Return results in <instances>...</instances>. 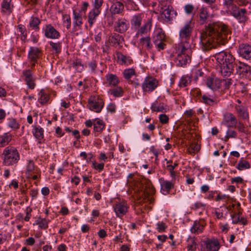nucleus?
<instances>
[{
	"instance_id": "nucleus-14",
	"label": "nucleus",
	"mask_w": 251,
	"mask_h": 251,
	"mask_svg": "<svg viewBox=\"0 0 251 251\" xmlns=\"http://www.w3.org/2000/svg\"><path fill=\"white\" fill-rule=\"evenodd\" d=\"M42 56V50L40 48L30 47L27 58L30 62H37Z\"/></svg>"
},
{
	"instance_id": "nucleus-56",
	"label": "nucleus",
	"mask_w": 251,
	"mask_h": 251,
	"mask_svg": "<svg viewBox=\"0 0 251 251\" xmlns=\"http://www.w3.org/2000/svg\"><path fill=\"white\" fill-rule=\"evenodd\" d=\"M63 24L67 29H69L71 26V19L69 15H63Z\"/></svg>"
},
{
	"instance_id": "nucleus-47",
	"label": "nucleus",
	"mask_w": 251,
	"mask_h": 251,
	"mask_svg": "<svg viewBox=\"0 0 251 251\" xmlns=\"http://www.w3.org/2000/svg\"><path fill=\"white\" fill-rule=\"evenodd\" d=\"M108 93L114 97H121L124 95V90L121 87H117L114 89H110Z\"/></svg>"
},
{
	"instance_id": "nucleus-63",
	"label": "nucleus",
	"mask_w": 251,
	"mask_h": 251,
	"mask_svg": "<svg viewBox=\"0 0 251 251\" xmlns=\"http://www.w3.org/2000/svg\"><path fill=\"white\" fill-rule=\"evenodd\" d=\"M103 3V0H94L93 3V10H96L101 12V7Z\"/></svg>"
},
{
	"instance_id": "nucleus-60",
	"label": "nucleus",
	"mask_w": 251,
	"mask_h": 251,
	"mask_svg": "<svg viewBox=\"0 0 251 251\" xmlns=\"http://www.w3.org/2000/svg\"><path fill=\"white\" fill-rule=\"evenodd\" d=\"M203 75V73L201 70L194 69L192 72L191 78H194L195 80H197L200 76Z\"/></svg>"
},
{
	"instance_id": "nucleus-37",
	"label": "nucleus",
	"mask_w": 251,
	"mask_h": 251,
	"mask_svg": "<svg viewBox=\"0 0 251 251\" xmlns=\"http://www.w3.org/2000/svg\"><path fill=\"white\" fill-rule=\"evenodd\" d=\"M209 17L208 8L201 6L199 10V21L201 24L203 25L206 23Z\"/></svg>"
},
{
	"instance_id": "nucleus-39",
	"label": "nucleus",
	"mask_w": 251,
	"mask_h": 251,
	"mask_svg": "<svg viewBox=\"0 0 251 251\" xmlns=\"http://www.w3.org/2000/svg\"><path fill=\"white\" fill-rule=\"evenodd\" d=\"M186 244L188 251H196L198 247L197 238L194 236H189L187 239Z\"/></svg>"
},
{
	"instance_id": "nucleus-44",
	"label": "nucleus",
	"mask_w": 251,
	"mask_h": 251,
	"mask_svg": "<svg viewBox=\"0 0 251 251\" xmlns=\"http://www.w3.org/2000/svg\"><path fill=\"white\" fill-rule=\"evenodd\" d=\"M25 3L27 6L32 7L33 13L37 14L39 10V0H24Z\"/></svg>"
},
{
	"instance_id": "nucleus-30",
	"label": "nucleus",
	"mask_w": 251,
	"mask_h": 251,
	"mask_svg": "<svg viewBox=\"0 0 251 251\" xmlns=\"http://www.w3.org/2000/svg\"><path fill=\"white\" fill-rule=\"evenodd\" d=\"M0 6L1 12L8 15L13 12L14 7L12 0H2Z\"/></svg>"
},
{
	"instance_id": "nucleus-25",
	"label": "nucleus",
	"mask_w": 251,
	"mask_h": 251,
	"mask_svg": "<svg viewBox=\"0 0 251 251\" xmlns=\"http://www.w3.org/2000/svg\"><path fill=\"white\" fill-rule=\"evenodd\" d=\"M115 30L119 33H124L129 27L128 21L125 18H120L115 23Z\"/></svg>"
},
{
	"instance_id": "nucleus-33",
	"label": "nucleus",
	"mask_w": 251,
	"mask_h": 251,
	"mask_svg": "<svg viewBox=\"0 0 251 251\" xmlns=\"http://www.w3.org/2000/svg\"><path fill=\"white\" fill-rule=\"evenodd\" d=\"M124 41V40L122 36L117 33H114L108 38V42L112 46L115 47L118 46L122 47L121 45L122 44Z\"/></svg>"
},
{
	"instance_id": "nucleus-49",
	"label": "nucleus",
	"mask_w": 251,
	"mask_h": 251,
	"mask_svg": "<svg viewBox=\"0 0 251 251\" xmlns=\"http://www.w3.org/2000/svg\"><path fill=\"white\" fill-rule=\"evenodd\" d=\"M7 126L16 131L20 128V124L15 119L11 118L8 119Z\"/></svg>"
},
{
	"instance_id": "nucleus-59",
	"label": "nucleus",
	"mask_w": 251,
	"mask_h": 251,
	"mask_svg": "<svg viewBox=\"0 0 251 251\" xmlns=\"http://www.w3.org/2000/svg\"><path fill=\"white\" fill-rule=\"evenodd\" d=\"M91 167L95 170L99 172H101L104 169V163L102 162L97 164L96 161H92Z\"/></svg>"
},
{
	"instance_id": "nucleus-1",
	"label": "nucleus",
	"mask_w": 251,
	"mask_h": 251,
	"mask_svg": "<svg viewBox=\"0 0 251 251\" xmlns=\"http://www.w3.org/2000/svg\"><path fill=\"white\" fill-rule=\"evenodd\" d=\"M193 31L192 21H187L179 32L180 42L175 45V62L179 67H184L190 62L192 53L190 44L191 36Z\"/></svg>"
},
{
	"instance_id": "nucleus-55",
	"label": "nucleus",
	"mask_w": 251,
	"mask_h": 251,
	"mask_svg": "<svg viewBox=\"0 0 251 251\" xmlns=\"http://www.w3.org/2000/svg\"><path fill=\"white\" fill-rule=\"evenodd\" d=\"M18 30L21 33V40H25L27 37L26 29L24 25H18Z\"/></svg>"
},
{
	"instance_id": "nucleus-31",
	"label": "nucleus",
	"mask_w": 251,
	"mask_h": 251,
	"mask_svg": "<svg viewBox=\"0 0 251 251\" xmlns=\"http://www.w3.org/2000/svg\"><path fill=\"white\" fill-rule=\"evenodd\" d=\"M206 84L211 89L216 90L221 87L222 82V80L217 78L208 77L207 79Z\"/></svg>"
},
{
	"instance_id": "nucleus-53",
	"label": "nucleus",
	"mask_w": 251,
	"mask_h": 251,
	"mask_svg": "<svg viewBox=\"0 0 251 251\" xmlns=\"http://www.w3.org/2000/svg\"><path fill=\"white\" fill-rule=\"evenodd\" d=\"M49 44L52 50L54 51L56 53H59L61 51V43L60 42H53L52 41L49 42Z\"/></svg>"
},
{
	"instance_id": "nucleus-13",
	"label": "nucleus",
	"mask_w": 251,
	"mask_h": 251,
	"mask_svg": "<svg viewBox=\"0 0 251 251\" xmlns=\"http://www.w3.org/2000/svg\"><path fill=\"white\" fill-rule=\"evenodd\" d=\"M83 24L82 14L80 12L73 11L72 32L75 33L82 28Z\"/></svg>"
},
{
	"instance_id": "nucleus-28",
	"label": "nucleus",
	"mask_w": 251,
	"mask_h": 251,
	"mask_svg": "<svg viewBox=\"0 0 251 251\" xmlns=\"http://www.w3.org/2000/svg\"><path fill=\"white\" fill-rule=\"evenodd\" d=\"M118 62L121 65L128 66L133 63V60L129 56L125 55L121 52L116 51Z\"/></svg>"
},
{
	"instance_id": "nucleus-4",
	"label": "nucleus",
	"mask_w": 251,
	"mask_h": 251,
	"mask_svg": "<svg viewBox=\"0 0 251 251\" xmlns=\"http://www.w3.org/2000/svg\"><path fill=\"white\" fill-rule=\"evenodd\" d=\"M215 58L223 76H229L233 73L236 65L235 58L230 52H220L215 54Z\"/></svg>"
},
{
	"instance_id": "nucleus-29",
	"label": "nucleus",
	"mask_w": 251,
	"mask_h": 251,
	"mask_svg": "<svg viewBox=\"0 0 251 251\" xmlns=\"http://www.w3.org/2000/svg\"><path fill=\"white\" fill-rule=\"evenodd\" d=\"M201 102L206 105L209 106H213L217 104L218 101L214 95H211L208 93L204 94L201 96L200 99Z\"/></svg>"
},
{
	"instance_id": "nucleus-64",
	"label": "nucleus",
	"mask_w": 251,
	"mask_h": 251,
	"mask_svg": "<svg viewBox=\"0 0 251 251\" xmlns=\"http://www.w3.org/2000/svg\"><path fill=\"white\" fill-rule=\"evenodd\" d=\"M238 131L240 132L247 133L248 132L247 128L245 126L244 124L241 122H239L237 123L236 127Z\"/></svg>"
},
{
	"instance_id": "nucleus-43",
	"label": "nucleus",
	"mask_w": 251,
	"mask_h": 251,
	"mask_svg": "<svg viewBox=\"0 0 251 251\" xmlns=\"http://www.w3.org/2000/svg\"><path fill=\"white\" fill-rule=\"evenodd\" d=\"M100 13V11H98L96 10L93 9H92L88 13V22L90 27L93 26L94 23L96 22L97 17Z\"/></svg>"
},
{
	"instance_id": "nucleus-42",
	"label": "nucleus",
	"mask_w": 251,
	"mask_h": 251,
	"mask_svg": "<svg viewBox=\"0 0 251 251\" xmlns=\"http://www.w3.org/2000/svg\"><path fill=\"white\" fill-rule=\"evenodd\" d=\"M41 20L35 16H32L29 19V26L35 31H38L40 29L39 25L41 23Z\"/></svg>"
},
{
	"instance_id": "nucleus-10",
	"label": "nucleus",
	"mask_w": 251,
	"mask_h": 251,
	"mask_svg": "<svg viewBox=\"0 0 251 251\" xmlns=\"http://www.w3.org/2000/svg\"><path fill=\"white\" fill-rule=\"evenodd\" d=\"M240 204L239 202L237 203H232L231 205H229V209L231 210V207L236 209H237V212H234V213L231 215L232 223L234 224H239L242 225L243 226L246 225L248 224V220L246 218L244 217H241V215L242 214V212L240 210Z\"/></svg>"
},
{
	"instance_id": "nucleus-12",
	"label": "nucleus",
	"mask_w": 251,
	"mask_h": 251,
	"mask_svg": "<svg viewBox=\"0 0 251 251\" xmlns=\"http://www.w3.org/2000/svg\"><path fill=\"white\" fill-rule=\"evenodd\" d=\"M235 68L237 74L241 78H249L251 75V67L244 63H236Z\"/></svg>"
},
{
	"instance_id": "nucleus-46",
	"label": "nucleus",
	"mask_w": 251,
	"mask_h": 251,
	"mask_svg": "<svg viewBox=\"0 0 251 251\" xmlns=\"http://www.w3.org/2000/svg\"><path fill=\"white\" fill-rule=\"evenodd\" d=\"M167 41L165 33L161 30H158L152 37L153 43L159 41Z\"/></svg>"
},
{
	"instance_id": "nucleus-26",
	"label": "nucleus",
	"mask_w": 251,
	"mask_h": 251,
	"mask_svg": "<svg viewBox=\"0 0 251 251\" xmlns=\"http://www.w3.org/2000/svg\"><path fill=\"white\" fill-rule=\"evenodd\" d=\"M41 173L40 169L35 166L33 160L31 159L27 160L25 175L26 176H31V174H40Z\"/></svg>"
},
{
	"instance_id": "nucleus-41",
	"label": "nucleus",
	"mask_w": 251,
	"mask_h": 251,
	"mask_svg": "<svg viewBox=\"0 0 251 251\" xmlns=\"http://www.w3.org/2000/svg\"><path fill=\"white\" fill-rule=\"evenodd\" d=\"M12 138V134L9 132H6L0 135V147H4L8 145Z\"/></svg>"
},
{
	"instance_id": "nucleus-52",
	"label": "nucleus",
	"mask_w": 251,
	"mask_h": 251,
	"mask_svg": "<svg viewBox=\"0 0 251 251\" xmlns=\"http://www.w3.org/2000/svg\"><path fill=\"white\" fill-rule=\"evenodd\" d=\"M124 78L127 80H130L131 77L135 75V71L133 68L126 69L123 73Z\"/></svg>"
},
{
	"instance_id": "nucleus-57",
	"label": "nucleus",
	"mask_w": 251,
	"mask_h": 251,
	"mask_svg": "<svg viewBox=\"0 0 251 251\" xmlns=\"http://www.w3.org/2000/svg\"><path fill=\"white\" fill-rule=\"evenodd\" d=\"M206 205V204L201 201H197L192 205L191 208L194 210H197L198 209L204 210Z\"/></svg>"
},
{
	"instance_id": "nucleus-51",
	"label": "nucleus",
	"mask_w": 251,
	"mask_h": 251,
	"mask_svg": "<svg viewBox=\"0 0 251 251\" xmlns=\"http://www.w3.org/2000/svg\"><path fill=\"white\" fill-rule=\"evenodd\" d=\"M250 168V165L249 162L244 159L243 158L240 159L236 166V168L240 171L248 169Z\"/></svg>"
},
{
	"instance_id": "nucleus-19",
	"label": "nucleus",
	"mask_w": 251,
	"mask_h": 251,
	"mask_svg": "<svg viewBox=\"0 0 251 251\" xmlns=\"http://www.w3.org/2000/svg\"><path fill=\"white\" fill-rule=\"evenodd\" d=\"M174 15L176 16V12L168 7L162 11L160 14L161 21L165 23L171 22L173 21Z\"/></svg>"
},
{
	"instance_id": "nucleus-58",
	"label": "nucleus",
	"mask_w": 251,
	"mask_h": 251,
	"mask_svg": "<svg viewBox=\"0 0 251 251\" xmlns=\"http://www.w3.org/2000/svg\"><path fill=\"white\" fill-rule=\"evenodd\" d=\"M97 62L96 60H92L88 63V67L90 70L91 73L96 74L97 68Z\"/></svg>"
},
{
	"instance_id": "nucleus-62",
	"label": "nucleus",
	"mask_w": 251,
	"mask_h": 251,
	"mask_svg": "<svg viewBox=\"0 0 251 251\" xmlns=\"http://www.w3.org/2000/svg\"><path fill=\"white\" fill-rule=\"evenodd\" d=\"M167 227L166 224L163 222H159L156 224V230L158 232H164Z\"/></svg>"
},
{
	"instance_id": "nucleus-7",
	"label": "nucleus",
	"mask_w": 251,
	"mask_h": 251,
	"mask_svg": "<svg viewBox=\"0 0 251 251\" xmlns=\"http://www.w3.org/2000/svg\"><path fill=\"white\" fill-rule=\"evenodd\" d=\"M226 9L228 14L234 17L238 22L242 23L247 21V11L245 8H240L235 5Z\"/></svg>"
},
{
	"instance_id": "nucleus-18",
	"label": "nucleus",
	"mask_w": 251,
	"mask_h": 251,
	"mask_svg": "<svg viewBox=\"0 0 251 251\" xmlns=\"http://www.w3.org/2000/svg\"><path fill=\"white\" fill-rule=\"evenodd\" d=\"M238 53L243 58L247 60L251 59V45L248 44L239 45Z\"/></svg>"
},
{
	"instance_id": "nucleus-20",
	"label": "nucleus",
	"mask_w": 251,
	"mask_h": 251,
	"mask_svg": "<svg viewBox=\"0 0 251 251\" xmlns=\"http://www.w3.org/2000/svg\"><path fill=\"white\" fill-rule=\"evenodd\" d=\"M32 134L37 140L38 144H41L44 142V130L39 126L32 125Z\"/></svg>"
},
{
	"instance_id": "nucleus-9",
	"label": "nucleus",
	"mask_w": 251,
	"mask_h": 251,
	"mask_svg": "<svg viewBox=\"0 0 251 251\" xmlns=\"http://www.w3.org/2000/svg\"><path fill=\"white\" fill-rule=\"evenodd\" d=\"M158 85V80L154 77L147 76L142 84V89L144 93H151L154 91Z\"/></svg>"
},
{
	"instance_id": "nucleus-23",
	"label": "nucleus",
	"mask_w": 251,
	"mask_h": 251,
	"mask_svg": "<svg viewBox=\"0 0 251 251\" xmlns=\"http://www.w3.org/2000/svg\"><path fill=\"white\" fill-rule=\"evenodd\" d=\"M161 186V191L163 195L168 194L174 187L173 181L165 180L163 177L159 179Z\"/></svg>"
},
{
	"instance_id": "nucleus-17",
	"label": "nucleus",
	"mask_w": 251,
	"mask_h": 251,
	"mask_svg": "<svg viewBox=\"0 0 251 251\" xmlns=\"http://www.w3.org/2000/svg\"><path fill=\"white\" fill-rule=\"evenodd\" d=\"M222 124L228 128L236 127L237 124L236 118L231 113H226L223 117Z\"/></svg>"
},
{
	"instance_id": "nucleus-6",
	"label": "nucleus",
	"mask_w": 251,
	"mask_h": 251,
	"mask_svg": "<svg viewBox=\"0 0 251 251\" xmlns=\"http://www.w3.org/2000/svg\"><path fill=\"white\" fill-rule=\"evenodd\" d=\"M104 105V100L99 95H93L88 99L87 106L92 111L100 113L103 108Z\"/></svg>"
},
{
	"instance_id": "nucleus-32",
	"label": "nucleus",
	"mask_w": 251,
	"mask_h": 251,
	"mask_svg": "<svg viewBox=\"0 0 251 251\" xmlns=\"http://www.w3.org/2000/svg\"><path fill=\"white\" fill-rule=\"evenodd\" d=\"M151 108L152 111L157 112H166L169 110L166 104L158 100L155 101L151 104Z\"/></svg>"
},
{
	"instance_id": "nucleus-40",
	"label": "nucleus",
	"mask_w": 251,
	"mask_h": 251,
	"mask_svg": "<svg viewBox=\"0 0 251 251\" xmlns=\"http://www.w3.org/2000/svg\"><path fill=\"white\" fill-rule=\"evenodd\" d=\"M139 44L143 48L149 51L153 48V45L151 43V38L149 36L141 37L139 40Z\"/></svg>"
},
{
	"instance_id": "nucleus-54",
	"label": "nucleus",
	"mask_w": 251,
	"mask_h": 251,
	"mask_svg": "<svg viewBox=\"0 0 251 251\" xmlns=\"http://www.w3.org/2000/svg\"><path fill=\"white\" fill-rule=\"evenodd\" d=\"M237 133L234 130L228 129L226 131V136L224 137V141L227 142L229 138H235L237 137Z\"/></svg>"
},
{
	"instance_id": "nucleus-45",
	"label": "nucleus",
	"mask_w": 251,
	"mask_h": 251,
	"mask_svg": "<svg viewBox=\"0 0 251 251\" xmlns=\"http://www.w3.org/2000/svg\"><path fill=\"white\" fill-rule=\"evenodd\" d=\"M49 222V220H47L46 218H42L41 217H39L35 221V223L33 224V225H38V226L40 228L46 229L48 228V224Z\"/></svg>"
},
{
	"instance_id": "nucleus-5",
	"label": "nucleus",
	"mask_w": 251,
	"mask_h": 251,
	"mask_svg": "<svg viewBox=\"0 0 251 251\" xmlns=\"http://www.w3.org/2000/svg\"><path fill=\"white\" fill-rule=\"evenodd\" d=\"M2 159V164L5 166H16L20 159V154L14 146H7L5 147L1 154Z\"/></svg>"
},
{
	"instance_id": "nucleus-16",
	"label": "nucleus",
	"mask_w": 251,
	"mask_h": 251,
	"mask_svg": "<svg viewBox=\"0 0 251 251\" xmlns=\"http://www.w3.org/2000/svg\"><path fill=\"white\" fill-rule=\"evenodd\" d=\"M22 75L24 77V80L28 88L30 89H34L36 86L35 82V79L33 77V74L31 71L29 69L24 70L22 73Z\"/></svg>"
},
{
	"instance_id": "nucleus-34",
	"label": "nucleus",
	"mask_w": 251,
	"mask_h": 251,
	"mask_svg": "<svg viewBox=\"0 0 251 251\" xmlns=\"http://www.w3.org/2000/svg\"><path fill=\"white\" fill-rule=\"evenodd\" d=\"M38 96V101L42 105L47 104L50 99L49 92L44 89L40 91Z\"/></svg>"
},
{
	"instance_id": "nucleus-38",
	"label": "nucleus",
	"mask_w": 251,
	"mask_h": 251,
	"mask_svg": "<svg viewBox=\"0 0 251 251\" xmlns=\"http://www.w3.org/2000/svg\"><path fill=\"white\" fill-rule=\"evenodd\" d=\"M143 19V15L138 14L134 15L131 20V25L132 28L135 30L139 28L141 25Z\"/></svg>"
},
{
	"instance_id": "nucleus-11",
	"label": "nucleus",
	"mask_w": 251,
	"mask_h": 251,
	"mask_svg": "<svg viewBox=\"0 0 251 251\" xmlns=\"http://www.w3.org/2000/svg\"><path fill=\"white\" fill-rule=\"evenodd\" d=\"M42 32L44 36L48 39H58L60 37L59 32L50 24H46L43 27Z\"/></svg>"
},
{
	"instance_id": "nucleus-8",
	"label": "nucleus",
	"mask_w": 251,
	"mask_h": 251,
	"mask_svg": "<svg viewBox=\"0 0 251 251\" xmlns=\"http://www.w3.org/2000/svg\"><path fill=\"white\" fill-rule=\"evenodd\" d=\"M113 207L116 216L122 218L128 212L129 206L126 200L118 199L115 201Z\"/></svg>"
},
{
	"instance_id": "nucleus-2",
	"label": "nucleus",
	"mask_w": 251,
	"mask_h": 251,
	"mask_svg": "<svg viewBox=\"0 0 251 251\" xmlns=\"http://www.w3.org/2000/svg\"><path fill=\"white\" fill-rule=\"evenodd\" d=\"M230 33L228 25L217 22L210 23L205 26L201 33L200 41L203 50L214 47L216 44H220Z\"/></svg>"
},
{
	"instance_id": "nucleus-48",
	"label": "nucleus",
	"mask_w": 251,
	"mask_h": 251,
	"mask_svg": "<svg viewBox=\"0 0 251 251\" xmlns=\"http://www.w3.org/2000/svg\"><path fill=\"white\" fill-rule=\"evenodd\" d=\"M32 211V208L28 206L26 208L25 210V212L26 213V216H25V217L24 218L23 214L21 213H19L17 216V218L20 220H23L24 219L25 221L28 222L29 221L31 217Z\"/></svg>"
},
{
	"instance_id": "nucleus-3",
	"label": "nucleus",
	"mask_w": 251,
	"mask_h": 251,
	"mask_svg": "<svg viewBox=\"0 0 251 251\" xmlns=\"http://www.w3.org/2000/svg\"><path fill=\"white\" fill-rule=\"evenodd\" d=\"M127 182L135 192L139 193L140 197L151 202L155 188L150 180L141 178L138 174L133 173L128 175Z\"/></svg>"
},
{
	"instance_id": "nucleus-50",
	"label": "nucleus",
	"mask_w": 251,
	"mask_h": 251,
	"mask_svg": "<svg viewBox=\"0 0 251 251\" xmlns=\"http://www.w3.org/2000/svg\"><path fill=\"white\" fill-rule=\"evenodd\" d=\"M191 81V77L188 75H183L178 82L179 87H185L187 86Z\"/></svg>"
},
{
	"instance_id": "nucleus-35",
	"label": "nucleus",
	"mask_w": 251,
	"mask_h": 251,
	"mask_svg": "<svg viewBox=\"0 0 251 251\" xmlns=\"http://www.w3.org/2000/svg\"><path fill=\"white\" fill-rule=\"evenodd\" d=\"M106 83L110 87H115L120 82L118 77L113 74H108L105 75Z\"/></svg>"
},
{
	"instance_id": "nucleus-21",
	"label": "nucleus",
	"mask_w": 251,
	"mask_h": 251,
	"mask_svg": "<svg viewBox=\"0 0 251 251\" xmlns=\"http://www.w3.org/2000/svg\"><path fill=\"white\" fill-rule=\"evenodd\" d=\"M124 11V5L120 1L112 2L109 11L112 15H122Z\"/></svg>"
},
{
	"instance_id": "nucleus-15",
	"label": "nucleus",
	"mask_w": 251,
	"mask_h": 251,
	"mask_svg": "<svg viewBox=\"0 0 251 251\" xmlns=\"http://www.w3.org/2000/svg\"><path fill=\"white\" fill-rule=\"evenodd\" d=\"M152 27V20L151 19L148 20L142 26H140L138 29H136V31L135 36L136 37H143L144 35H147L150 32Z\"/></svg>"
},
{
	"instance_id": "nucleus-22",
	"label": "nucleus",
	"mask_w": 251,
	"mask_h": 251,
	"mask_svg": "<svg viewBox=\"0 0 251 251\" xmlns=\"http://www.w3.org/2000/svg\"><path fill=\"white\" fill-rule=\"evenodd\" d=\"M206 223L203 219L195 221L190 229V231L192 233L195 234H200L203 232Z\"/></svg>"
},
{
	"instance_id": "nucleus-61",
	"label": "nucleus",
	"mask_w": 251,
	"mask_h": 251,
	"mask_svg": "<svg viewBox=\"0 0 251 251\" xmlns=\"http://www.w3.org/2000/svg\"><path fill=\"white\" fill-rule=\"evenodd\" d=\"M158 51L164 50L166 47V41H159L153 43Z\"/></svg>"
},
{
	"instance_id": "nucleus-24",
	"label": "nucleus",
	"mask_w": 251,
	"mask_h": 251,
	"mask_svg": "<svg viewBox=\"0 0 251 251\" xmlns=\"http://www.w3.org/2000/svg\"><path fill=\"white\" fill-rule=\"evenodd\" d=\"M206 251H218L220 245L216 239H208L204 242Z\"/></svg>"
},
{
	"instance_id": "nucleus-27",
	"label": "nucleus",
	"mask_w": 251,
	"mask_h": 251,
	"mask_svg": "<svg viewBox=\"0 0 251 251\" xmlns=\"http://www.w3.org/2000/svg\"><path fill=\"white\" fill-rule=\"evenodd\" d=\"M234 108L235 113L237 114L239 117L243 119L246 120L249 118V112L247 108L242 104H235Z\"/></svg>"
},
{
	"instance_id": "nucleus-36",
	"label": "nucleus",
	"mask_w": 251,
	"mask_h": 251,
	"mask_svg": "<svg viewBox=\"0 0 251 251\" xmlns=\"http://www.w3.org/2000/svg\"><path fill=\"white\" fill-rule=\"evenodd\" d=\"M105 125L104 122L99 118L94 119V132L95 136H97L99 133H100L105 128Z\"/></svg>"
}]
</instances>
